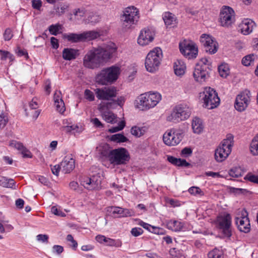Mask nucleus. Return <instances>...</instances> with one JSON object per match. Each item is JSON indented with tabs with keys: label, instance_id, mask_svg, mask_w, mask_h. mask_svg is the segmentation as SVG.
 <instances>
[{
	"label": "nucleus",
	"instance_id": "47",
	"mask_svg": "<svg viewBox=\"0 0 258 258\" xmlns=\"http://www.w3.org/2000/svg\"><path fill=\"white\" fill-rule=\"evenodd\" d=\"M85 98L89 101H93L95 99L94 93L89 89H86L84 91Z\"/></svg>",
	"mask_w": 258,
	"mask_h": 258
},
{
	"label": "nucleus",
	"instance_id": "27",
	"mask_svg": "<svg viewBox=\"0 0 258 258\" xmlns=\"http://www.w3.org/2000/svg\"><path fill=\"white\" fill-rule=\"evenodd\" d=\"M173 68L175 75L180 76L184 74L186 66L183 61L177 60L174 63Z\"/></svg>",
	"mask_w": 258,
	"mask_h": 258
},
{
	"label": "nucleus",
	"instance_id": "36",
	"mask_svg": "<svg viewBox=\"0 0 258 258\" xmlns=\"http://www.w3.org/2000/svg\"><path fill=\"white\" fill-rule=\"evenodd\" d=\"M148 93L149 97V99L151 100L150 103H152L155 107L161 100L162 96L161 94L158 92H149Z\"/></svg>",
	"mask_w": 258,
	"mask_h": 258
},
{
	"label": "nucleus",
	"instance_id": "16",
	"mask_svg": "<svg viewBox=\"0 0 258 258\" xmlns=\"http://www.w3.org/2000/svg\"><path fill=\"white\" fill-rule=\"evenodd\" d=\"M235 222L241 232L248 233L250 231V221L248 217V213L245 209L241 211L240 217L235 218Z\"/></svg>",
	"mask_w": 258,
	"mask_h": 258
},
{
	"label": "nucleus",
	"instance_id": "41",
	"mask_svg": "<svg viewBox=\"0 0 258 258\" xmlns=\"http://www.w3.org/2000/svg\"><path fill=\"white\" fill-rule=\"evenodd\" d=\"M87 22L92 24H95L100 21V17L93 13H90L87 19Z\"/></svg>",
	"mask_w": 258,
	"mask_h": 258
},
{
	"label": "nucleus",
	"instance_id": "53",
	"mask_svg": "<svg viewBox=\"0 0 258 258\" xmlns=\"http://www.w3.org/2000/svg\"><path fill=\"white\" fill-rule=\"evenodd\" d=\"M64 250L63 247L59 245H54L52 246V251L53 253L60 255Z\"/></svg>",
	"mask_w": 258,
	"mask_h": 258
},
{
	"label": "nucleus",
	"instance_id": "1",
	"mask_svg": "<svg viewBox=\"0 0 258 258\" xmlns=\"http://www.w3.org/2000/svg\"><path fill=\"white\" fill-rule=\"evenodd\" d=\"M116 48L111 46L104 47H98L89 51L83 58V64L85 67L94 69L99 68L100 65L107 62L114 55Z\"/></svg>",
	"mask_w": 258,
	"mask_h": 258
},
{
	"label": "nucleus",
	"instance_id": "55",
	"mask_svg": "<svg viewBox=\"0 0 258 258\" xmlns=\"http://www.w3.org/2000/svg\"><path fill=\"white\" fill-rule=\"evenodd\" d=\"M167 160L171 164L178 166L180 162V158H177L173 156H168L167 157Z\"/></svg>",
	"mask_w": 258,
	"mask_h": 258
},
{
	"label": "nucleus",
	"instance_id": "14",
	"mask_svg": "<svg viewBox=\"0 0 258 258\" xmlns=\"http://www.w3.org/2000/svg\"><path fill=\"white\" fill-rule=\"evenodd\" d=\"M250 92L245 90L236 96L234 107L237 111L242 112L245 110L250 102Z\"/></svg>",
	"mask_w": 258,
	"mask_h": 258
},
{
	"label": "nucleus",
	"instance_id": "9",
	"mask_svg": "<svg viewBox=\"0 0 258 258\" xmlns=\"http://www.w3.org/2000/svg\"><path fill=\"white\" fill-rule=\"evenodd\" d=\"M232 144L230 139H225L219 145L215 152V159L217 162L225 160L231 152Z\"/></svg>",
	"mask_w": 258,
	"mask_h": 258
},
{
	"label": "nucleus",
	"instance_id": "22",
	"mask_svg": "<svg viewBox=\"0 0 258 258\" xmlns=\"http://www.w3.org/2000/svg\"><path fill=\"white\" fill-rule=\"evenodd\" d=\"M61 171L64 174L69 173L75 167V160L69 157H65L60 163Z\"/></svg>",
	"mask_w": 258,
	"mask_h": 258
},
{
	"label": "nucleus",
	"instance_id": "37",
	"mask_svg": "<svg viewBox=\"0 0 258 258\" xmlns=\"http://www.w3.org/2000/svg\"><path fill=\"white\" fill-rule=\"evenodd\" d=\"M244 173V170L240 167H233L229 171V175L235 178L242 176Z\"/></svg>",
	"mask_w": 258,
	"mask_h": 258
},
{
	"label": "nucleus",
	"instance_id": "60",
	"mask_svg": "<svg viewBox=\"0 0 258 258\" xmlns=\"http://www.w3.org/2000/svg\"><path fill=\"white\" fill-rule=\"evenodd\" d=\"M53 99L54 102H57L63 101L61 97V94L60 91H55L54 96H53Z\"/></svg>",
	"mask_w": 258,
	"mask_h": 258
},
{
	"label": "nucleus",
	"instance_id": "63",
	"mask_svg": "<svg viewBox=\"0 0 258 258\" xmlns=\"http://www.w3.org/2000/svg\"><path fill=\"white\" fill-rule=\"evenodd\" d=\"M29 107L32 109H36L38 108V105L36 101V99L33 98L29 103Z\"/></svg>",
	"mask_w": 258,
	"mask_h": 258
},
{
	"label": "nucleus",
	"instance_id": "34",
	"mask_svg": "<svg viewBox=\"0 0 258 258\" xmlns=\"http://www.w3.org/2000/svg\"><path fill=\"white\" fill-rule=\"evenodd\" d=\"M84 41L86 40H91L96 39L100 37L99 33L96 31H88L83 33Z\"/></svg>",
	"mask_w": 258,
	"mask_h": 258
},
{
	"label": "nucleus",
	"instance_id": "15",
	"mask_svg": "<svg viewBox=\"0 0 258 258\" xmlns=\"http://www.w3.org/2000/svg\"><path fill=\"white\" fill-rule=\"evenodd\" d=\"M96 97L99 100L110 101L111 98L117 94L116 89L114 87H108L95 89Z\"/></svg>",
	"mask_w": 258,
	"mask_h": 258
},
{
	"label": "nucleus",
	"instance_id": "35",
	"mask_svg": "<svg viewBox=\"0 0 258 258\" xmlns=\"http://www.w3.org/2000/svg\"><path fill=\"white\" fill-rule=\"evenodd\" d=\"M66 38L69 41L72 42L84 41L83 33L80 34L70 33L66 36Z\"/></svg>",
	"mask_w": 258,
	"mask_h": 258
},
{
	"label": "nucleus",
	"instance_id": "33",
	"mask_svg": "<svg viewBox=\"0 0 258 258\" xmlns=\"http://www.w3.org/2000/svg\"><path fill=\"white\" fill-rule=\"evenodd\" d=\"M258 56L257 55L251 53L245 56L242 59L243 65L248 67L253 63L255 60H257Z\"/></svg>",
	"mask_w": 258,
	"mask_h": 258
},
{
	"label": "nucleus",
	"instance_id": "31",
	"mask_svg": "<svg viewBox=\"0 0 258 258\" xmlns=\"http://www.w3.org/2000/svg\"><path fill=\"white\" fill-rule=\"evenodd\" d=\"M102 116L103 119L108 123L113 124L117 122L116 116L110 111L103 112Z\"/></svg>",
	"mask_w": 258,
	"mask_h": 258
},
{
	"label": "nucleus",
	"instance_id": "8",
	"mask_svg": "<svg viewBox=\"0 0 258 258\" xmlns=\"http://www.w3.org/2000/svg\"><path fill=\"white\" fill-rule=\"evenodd\" d=\"M183 133L181 131L174 128L167 131L163 136L164 143L168 146L178 145L183 138Z\"/></svg>",
	"mask_w": 258,
	"mask_h": 258
},
{
	"label": "nucleus",
	"instance_id": "58",
	"mask_svg": "<svg viewBox=\"0 0 258 258\" xmlns=\"http://www.w3.org/2000/svg\"><path fill=\"white\" fill-rule=\"evenodd\" d=\"M42 1L41 0H32V6L34 9L40 10L42 6Z\"/></svg>",
	"mask_w": 258,
	"mask_h": 258
},
{
	"label": "nucleus",
	"instance_id": "39",
	"mask_svg": "<svg viewBox=\"0 0 258 258\" xmlns=\"http://www.w3.org/2000/svg\"><path fill=\"white\" fill-rule=\"evenodd\" d=\"M250 151L253 155H258V134L252 139L250 143Z\"/></svg>",
	"mask_w": 258,
	"mask_h": 258
},
{
	"label": "nucleus",
	"instance_id": "59",
	"mask_svg": "<svg viewBox=\"0 0 258 258\" xmlns=\"http://www.w3.org/2000/svg\"><path fill=\"white\" fill-rule=\"evenodd\" d=\"M51 169L52 173L54 175L58 176L60 170H61V165L60 164V165H55L54 166H51Z\"/></svg>",
	"mask_w": 258,
	"mask_h": 258
},
{
	"label": "nucleus",
	"instance_id": "6",
	"mask_svg": "<svg viewBox=\"0 0 258 258\" xmlns=\"http://www.w3.org/2000/svg\"><path fill=\"white\" fill-rule=\"evenodd\" d=\"M204 96L203 98V106L208 109L217 107L220 102V99L215 90L211 87H206L203 91Z\"/></svg>",
	"mask_w": 258,
	"mask_h": 258
},
{
	"label": "nucleus",
	"instance_id": "54",
	"mask_svg": "<svg viewBox=\"0 0 258 258\" xmlns=\"http://www.w3.org/2000/svg\"><path fill=\"white\" fill-rule=\"evenodd\" d=\"M66 239L68 241H70L72 243L71 246L73 249L76 250L78 246V243L75 240H74L73 236L71 234H68Z\"/></svg>",
	"mask_w": 258,
	"mask_h": 258
},
{
	"label": "nucleus",
	"instance_id": "52",
	"mask_svg": "<svg viewBox=\"0 0 258 258\" xmlns=\"http://www.w3.org/2000/svg\"><path fill=\"white\" fill-rule=\"evenodd\" d=\"M51 212L54 215L60 216L65 217L66 214L62 212L60 209H58L56 206H53L51 208Z\"/></svg>",
	"mask_w": 258,
	"mask_h": 258
},
{
	"label": "nucleus",
	"instance_id": "61",
	"mask_svg": "<svg viewBox=\"0 0 258 258\" xmlns=\"http://www.w3.org/2000/svg\"><path fill=\"white\" fill-rule=\"evenodd\" d=\"M50 42L53 48L57 49L58 48L59 44L58 40L56 38L52 37L50 39Z\"/></svg>",
	"mask_w": 258,
	"mask_h": 258
},
{
	"label": "nucleus",
	"instance_id": "13",
	"mask_svg": "<svg viewBox=\"0 0 258 258\" xmlns=\"http://www.w3.org/2000/svg\"><path fill=\"white\" fill-rule=\"evenodd\" d=\"M200 42L205 51L210 54L215 53L218 50V43L215 39L209 35L203 34L200 37Z\"/></svg>",
	"mask_w": 258,
	"mask_h": 258
},
{
	"label": "nucleus",
	"instance_id": "20",
	"mask_svg": "<svg viewBox=\"0 0 258 258\" xmlns=\"http://www.w3.org/2000/svg\"><path fill=\"white\" fill-rule=\"evenodd\" d=\"M154 39V35L149 29L142 30L138 39V43L140 45H146Z\"/></svg>",
	"mask_w": 258,
	"mask_h": 258
},
{
	"label": "nucleus",
	"instance_id": "45",
	"mask_svg": "<svg viewBox=\"0 0 258 258\" xmlns=\"http://www.w3.org/2000/svg\"><path fill=\"white\" fill-rule=\"evenodd\" d=\"M251 182L258 184V175L252 174L251 173H248L244 178Z\"/></svg>",
	"mask_w": 258,
	"mask_h": 258
},
{
	"label": "nucleus",
	"instance_id": "4",
	"mask_svg": "<svg viewBox=\"0 0 258 258\" xmlns=\"http://www.w3.org/2000/svg\"><path fill=\"white\" fill-rule=\"evenodd\" d=\"M162 57V51L160 48L156 47L150 51L145 59V64L147 71L150 73H154L157 71Z\"/></svg>",
	"mask_w": 258,
	"mask_h": 258
},
{
	"label": "nucleus",
	"instance_id": "7",
	"mask_svg": "<svg viewBox=\"0 0 258 258\" xmlns=\"http://www.w3.org/2000/svg\"><path fill=\"white\" fill-rule=\"evenodd\" d=\"M231 220V216L228 213L217 218L216 223L218 228L221 230L223 234L227 237H230L232 235Z\"/></svg>",
	"mask_w": 258,
	"mask_h": 258
},
{
	"label": "nucleus",
	"instance_id": "48",
	"mask_svg": "<svg viewBox=\"0 0 258 258\" xmlns=\"http://www.w3.org/2000/svg\"><path fill=\"white\" fill-rule=\"evenodd\" d=\"M86 13V11L85 8H81L75 9L74 12V14L75 16L78 17L79 18H82L85 16Z\"/></svg>",
	"mask_w": 258,
	"mask_h": 258
},
{
	"label": "nucleus",
	"instance_id": "19",
	"mask_svg": "<svg viewBox=\"0 0 258 258\" xmlns=\"http://www.w3.org/2000/svg\"><path fill=\"white\" fill-rule=\"evenodd\" d=\"M255 27L256 24L253 20L250 19H245L239 24V31L242 34L247 35L251 33Z\"/></svg>",
	"mask_w": 258,
	"mask_h": 258
},
{
	"label": "nucleus",
	"instance_id": "12",
	"mask_svg": "<svg viewBox=\"0 0 258 258\" xmlns=\"http://www.w3.org/2000/svg\"><path fill=\"white\" fill-rule=\"evenodd\" d=\"M181 53L188 59L195 58L198 54V48L192 41H184L179 45Z\"/></svg>",
	"mask_w": 258,
	"mask_h": 258
},
{
	"label": "nucleus",
	"instance_id": "44",
	"mask_svg": "<svg viewBox=\"0 0 258 258\" xmlns=\"http://www.w3.org/2000/svg\"><path fill=\"white\" fill-rule=\"evenodd\" d=\"M188 191L189 193H190L191 195H193L194 196L196 195H200V196H203L204 192L199 187L197 186H192L190 187Z\"/></svg>",
	"mask_w": 258,
	"mask_h": 258
},
{
	"label": "nucleus",
	"instance_id": "25",
	"mask_svg": "<svg viewBox=\"0 0 258 258\" xmlns=\"http://www.w3.org/2000/svg\"><path fill=\"white\" fill-rule=\"evenodd\" d=\"M78 55V50L71 48H64L62 52V58L67 60L75 59Z\"/></svg>",
	"mask_w": 258,
	"mask_h": 258
},
{
	"label": "nucleus",
	"instance_id": "42",
	"mask_svg": "<svg viewBox=\"0 0 258 258\" xmlns=\"http://www.w3.org/2000/svg\"><path fill=\"white\" fill-rule=\"evenodd\" d=\"M61 25L59 24L55 25H51L49 27L48 30L51 34L53 35H57L59 33V30L61 29Z\"/></svg>",
	"mask_w": 258,
	"mask_h": 258
},
{
	"label": "nucleus",
	"instance_id": "50",
	"mask_svg": "<svg viewBox=\"0 0 258 258\" xmlns=\"http://www.w3.org/2000/svg\"><path fill=\"white\" fill-rule=\"evenodd\" d=\"M54 105L55 106L56 109L59 112L62 113L65 111V106L63 101L54 102Z\"/></svg>",
	"mask_w": 258,
	"mask_h": 258
},
{
	"label": "nucleus",
	"instance_id": "28",
	"mask_svg": "<svg viewBox=\"0 0 258 258\" xmlns=\"http://www.w3.org/2000/svg\"><path fill=\"white\" fill-rule=\"evenodd\" d=\"M11 145L15 148L21 151L24 157L30 158V152L23 146V144L20 142L13 141Z\"/></svg>",
	"mask_w": 258,
	"mask_h": 258
},
{
	"label": "nucleus",
	"instance_id": "49",
	"mask_svg": "<svg viewBox=\"0 0 258 258\" xmlns=\"http://www.w3.org/2000/svg\"><path fill=\"white\" fill-rule=\"evenodd\" d=\"M208 256L209 258H221V255L220 253V251L217 250V249L215 248L212 251H210Z\"/></svg>",
	"mask_w": 258,
	"mask_h": 258
},
{
	"label": "nucleus",
	"instance_id": "30",
	"mask_svg": "<svg viewBox=\"0 0 258 258\" xmlns=\"http://www.w3.org/2000/svg\"><path fill=\"white\" fill-rule=\"evenodd\" d=\"M163 19L167 27H173L176 24V20L174 17V15L170 12H166L163 15Z\"/></svg>",
	"mask_w": 258,
	"mask_h": 258
},
{
	"label": "nucleus",
	"instance_id": "24",
	"mask_svg": "<svg viewBox=\"0 0 258 258\" xmlns=\"http://www.w3.org/2000/svg\"><path fill=\"white\" fill-rule=\"evenodd\" d=\"M124 102V98L123 97H120L117 99H111L110 101L101 103L100 109L104 110L105 109H110L113 108L116 105L121 106Z\"/></svg>",
	"mask_w": 258,
	"mask_h": 258
},
{
	"label": "nucleus",
	"instance_id": "56",
	"mask_svg": "<svg viewBox=\"0 0 258 258\" xmlns=\"http://www.w3.org/2000/svg\"><path fill=\"white\" fill-rule=\"evenodd\" d=\"M68 9V7L66 5H61L60 7H58L56 9V14L58 16H61L63 15L67 9Z\"/></svg>",
	"mask_w": 258,
	"mask_h": 258
},
{
	"label": "nucleus",
	"instance_id": "18",
	"mask_svg": "<svg viewBox=\"0 0 258 258\" xmlns=\"http://www.w3.org/2000/svg\"><path fill=\"white\" fill-rule=\"evenodd\" d=\"M81 184L89 190L98 189L101 186L100 177L98 175H94L90 177H82Z\"/></svg>",
	"mask_w": 258,
	"mask_h": 258
},
{
	"label": "nucleus",
	"instance_id": "29",
	"mask_svg": "<svg viewBox=\"0 0 258 258\" xmlns=\"http://www.w3.org/2000/svg\"><path fill=\"white\" fill-rule=\"evenodd\" d=\"M191 126L194 132L198 134L202 133L204 128L202 121L198 117L194 118L192 120Z\"/></svg>",
	"mask_w": 258,
	"mask_h": 258
},
{
	"label": "nucleus",
	"instance_id": "38",
	"mask_svg": "<svg viewBox=\"0 0 258 258\" xmlns=\"http://www.w3.org/2000/svg\"><path fill=\"white\" fill-rule=\"evenodd\" d=\"M110 139V141L117 143H124L128 141V139L121 134H116L112 135Z\"/></svg>",
	"mask_w": 258,
	"mask_h": 258
},
{
	"label": "nucleus",
	"instance_id": "64",
	"mask_svg": "<svg viewBox=\"0 0 258 258\" xmlns=\"http://www.w3.org/2000/svg\"><path fill=\"white\" fill-rule=\"evenodd\" d=\"M15 182L13 179L11 178H8L7 181V185L6 187L7 188H15Z\"/></svg>",
	"mask_w": 258,
	"mask_h": 258
},
{
	"label": "nucleus",
	"instance_id": "23",
	"mask_svg": "<svg viewBox=\"0 0 258 258\" xmlns=\"http://www.w3.org/2000/svg\"><path fill=\"white\" fill-rule=\"evenodd\" d=\"M111 211L113 214H118L121 217H132L135 215V212L132 209L122 208L119 207H112Z\"/></svg>",
	"mask_w": 258,
	"mask_h": 258
},
{
	"label": "nucleus",
	"instance_id": "5",
	"mask_svg": "<svg viewBox=\"0 0 258 258\" xmlns=\"http://www.w3.org/2000/svg\"><path fill=\"white\" fill-rule=\"evenodd\" d=\"M190 109L185 104H181L175 107L167 120L173 122H178L187 119L190 115Z\"/></svg>",
	"mask_w": 258,
	"mask_h": 258
},
{
	"label": "nucleus",
	"instance_id": "2",
	"mask_svg": "<svg viewBox=\"0 0 258 258\" xmlns=\"http://www.w3.org/2000/svg\"><path fill=\"white\" fill-rule=\"evenodd\" d=\"M120 71V68L115 66L104 68L96 76V82L102 85L111 84L117 80Z\"/></svg>",
	"mask_w": 258,
	"mask_h": 258
},
{
	"label": "nucleus",
	"instance_id": "11",
	"mask_svg": "<svg viewBox=\"0 0 258 258\" xmlns=\"http://www.w3.org/2000/svg\"><path fill=\"white\" fill-rule=\"evenodd\" d=\"M219 19L222 26L227 28L230 27L235 22L234 10L230 7L223 6L220 12Z\"/></svg>",
	"mask_w": 258,
	"mask_h": 258
},
{
	"label": "nucleus",
	"instance_id": "46",
	"mask_svg": "<svg viewBox=\"0 0 258 258\" xmlns=\"http://www.w3.org/2000/svg\"><path fill=\"white\" fill-rule=\"evenodd\" d=\"M4 39L5 41L10 40L13 37V32L11 29L7 28L3 34Z\"/></svg>",
	"mask_w": 258,
	"mask_h": 258
},
{
	"label": "nucleus",
	"instance_id": "17",
	"mask_svg": "<svg viewBox=\"0 0 258 258\" xmlns=\"http://www.w3.org/2000/svg\"><path fill=\"white\" fill-rule=\"evenodd\" d=\"M195 80L200 83L205 82L210 77V69L207 66L196 64L193 73Z\"/></svg>",
	"mask_w": 258,
	"mask_h": 258
},
{
	"label": "nucleus",
	"instance_id": "62",
	"mask_svg": "<svg viewBox=\"0 0 258 258\" xmlns=\"http://www.w3.org/2000/svg\"><path fill=\"white\" fill-rule=\"evenodd\" d=\"M192 153V150L190 148L185 147L183 148L181 151V154L185 156H188Z\"/></svg>",
	"mask_w": 258,
	"mask_h": 258
},
{
	"label": "nucleus",
	"instance_id": "32",
	"mask_svg": "<svg viewBox=\"0 0 258 258\" xmlns=\"http://www.w3.org/2000/svg\"><path fill=\"white\" fill-rule=\"evenodd\" d=\"M147 128L146 126H134L131 128V134L136 137H140L146 132Z\"/></svg>",
	"mask_w": 258,
	"mask_h": 258
},
{
	"label": "nucleus",
	"instance_id": "21",
	"mask_svg": "<svg viewBox=\"0 0 258 258\" xmlns=\"http://www.w3.org/2000/svg\"><path fill=\"white\" fill-rule=\"evenodd\" d=\"M149 98L147 93L140 95L137 100L138 107L142 110L154 107L153 104L150 103L151 100H149Z\"/></svg>",
	"mask_w": 258,
	"mask_h": 258
},
{
	"label": "nucleus",
	"instance_id": "57",
	"mask_svg": "<svg viewBox=\"0 0 258 258\" xmlns=\"http://www.w3.org/2000/svg\"><path fill=\"white\" fill-rule=\"evenodd\" d=\"M49 237L46 234H38L36 236V239L38 241L47 243Z\"/></svg>",
	"mask_w": 258,
	"mask_h": 258
},
{
	"label": "nucleus",
	"instance_id": "51",
	"mask_svg": "<svg viewBox=\"0 0 258 258\" xmlns=\"http://www.w3.org/2000/svg\"><path fill=\"white\" fill-rule=\"evenodd\" d=\"M143 230L140 227L133 228L131 231V234L135 237H137L140 235H141L143 233Z\"/></svg>",
	"mask_w": 258,
	"mask_h": 258
},
{
	"label": "nucleus",
	"instance_id": "40",
	"mask_svg": "<svg viewBox=\"0 0 258 258\" xmlns=\"http://www.w3.org/2000/svg\"><path fill=\"white\" fill-rule=\"evenodd\" d=\"M218 71L220 75L226 78L229 73V68L227 63H222L218 67Z\"/></svg>",
	"mask_w": 258,
	"mask_h": 258
},
{
	"label": "nucleus",
	"instance_id": "43",
	"mask_svg": "<svg viewBox=\"0 0 258 258\" xmlns=\"http://www.w3.org/2000/svg\"><path fill=\"white\" fill-rule=\"evenodd\" d=\"M125 125V122L124 121H121L119 122L118 125L117 126L112 127L108 130V132L111 133H113L115 132H117L118 131H121L124 127Z\"/></svg>",
	"mask_w": 258,
	"mask_h": 258
},
{
	"label": "nucleus",
	"instance_id": "26",
	"mask_svg": "<svg viewBox=\"0 0 258 258\" xmlns=\"http://www.w3.org/2000/svg\"><path fill=\"white\" fill-rule=\"evenodd\" d=\"M183 226L182 222L175 220H171L167 223V228L175 232L182 230Z\"/></svg>",
	"mask_w": 258,
	"mask_h": 258
},
{
	"label": "nucleus",
	"instance_id": "10",
	"mask_svg": "<svg viewBox=\"0 0 258 258\" xmlns=\"http://www.w3.org/2000/svg\"><path fill=\"white\" fill-rule=\"evenodd\" d=\"M139 11L134 6L126 8L123 11V14L121 16V20L123 21V25L129 28L137 21L139 17Z\"/></svg>",
	"mask_w": 258,
	"mask_h": 258
},
{
	"label": "nucleus",
	"instance_id": "3",
	"mask_svg": "<svg viewBox=\"0 0 258 258\" xmlns=\"http://www.w3.org/2000/svg\"><path fill=\"white\" fill-rule=\"evenodd\" d=\"M102 154L107 157L110 163L114 166L126 164L130 159L128 151L122 147L102 153Z\"/></svg>",
	"mask_w": 258,
	"mask_h": 258
}]
</instances>
